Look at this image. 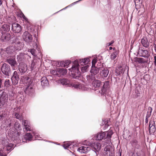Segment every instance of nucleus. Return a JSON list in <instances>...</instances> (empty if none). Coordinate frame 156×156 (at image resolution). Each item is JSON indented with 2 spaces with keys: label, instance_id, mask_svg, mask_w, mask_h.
I'll use <instances>...</instances> for the list:
<instances>
[{
  "label": "nucleus",
  "instance_id": "1",
  "mask_svg": "<svg viewBox=\"0 0 156 156\" xmlns=\"http://www.w3.org/2000/svg\"><path fill=\"white\" fill-rule=\"evenodd\" d=\"M90 57H87L83 59H77L73 62V65L71 68L69 70L72 72V75L73 78L79 79L81 76V73L79 71L80 66L81 65L87 64L90 61Z\"/></svg>",
  "mask_w": 156,
  "mask_h": 156
},
{
  "label": "nucleus",
  "instance_id": "2",
  "mask_svg": "<svg viewBox=\"0 0 156 156\" xmlns=\"http://www.w3.org/2000/svg\"><path fill=\"white\" fill-rule=\"evenodd\" d=\"M13 127L9 130L8 135L12 140H16L19 139L20 134L18 131L21 129L20 125L19 122H15Z\"/></svg>",
  "mask_w": 156,
  "mask_h": 156
},
{
  "label": "nucleus",
  "instance_id": "3",
  "mask_svg": "<svg viewBox=\"0 0 156 156\" xmlns=\"http://www.w3.org/2000/svg\"><path fill=\"white\" fill-rule=\"evenodd\" d=\"M2 148L3 150H0V156H7L4 151H7L10 152L13 149L14 144L9 143L8 141V140L4 139L2 141Z\"/></svg>",
  "mask_w": 156,
  "mask_h": 156
},
{
  "label": "nucleus",
  "instance_id": "4",
  "mask_svg": "<svg viewBox=\"0 0 156 156\" xmlns=\"http://www.w3.org/2000/svg\"><path fill=\"white\" fill-rule=\"evenodd\" d=\"M8 97L5 93H2L0 95V108H4L8 105Z\"/></svg>",
  "mask_w": 156,
  "mask_h": 156
},
{
  "label": "nucleus",
  "instance_id": "5",
  "mask_svg": "<svg viewBox=\"0 0 156 156\" xmlns=\"http://www.w3.org/2000/svg\"><path fill=\"white\" fill-rule=\"evenodd\" d=\"M114 149L110 145H107L104 148L103 154L104 156H114Z\"/></svg>",
  "mask_w": 156,
  "mask_h": 156
},
{
  "label": "nucleus",
  "instance_id": "6",
  "mask_svg": "<svg viewBox=\"0 0 156 156\" xmlns=\"http://www.w3.org/2000/svg\"><path fill=\"white\" fill-rule=\"evenodd\" d=\"M106 138V134L105 132L98 133L93 135L92 139L93 140H99Z\"/></svg>",
  "mask_w": 156,
  "mask_h": 156
},
{
  "label": "nucleus",
  "instance_id": "7",
  "mask_svg": "<svg viewBox=\"0 0 156 156\" xmlns=\"http://www.w3.org/2000/svg\"><path fill=\"white\" fill-rule=\"evenodd\" d=\"M70 86L83 91H87L89 89L88 88L86 87L83 84H81L80 83L78 82L71 83Z\"/></svg>",
  "mask_w": 156,
  "mask_h": 156
},
{
  "label": "nucleus",
  "instance_id": "8",
  "mask_svg": "<svg viewBox=\"0 0 156 156\" xmlns=\"http://www.w3.org/2000/svg\"><path fill=\"white\" fill-rule=\"evenodd\" d=\"M22 37L23 40L28 44L30 43L33 40L32 35L27 31L23 32Z\"/></svg>",
  "mask_w": 156,
  "mask_h": 156
},
{
  "label": "nucleus",
  "instance_id": "9",
  "mask_svg": "<svg viewBox=\"0 0 156 156\" xmlns=\"http://www.w3.org/2000/svg\"><path fill=\"white\" fill-rule=\"evenodd\" d=\"M109 73V70L107 68L104 67L103 65L100 66V74L101 76L103 79L106 78Z\"/></svg>",
  "mask_w": 156,
  "mask_h": 156
},
{
  "label": "nucleus",
  "instance_id": "10",
  "mask_svg": "<svg viewBox=\"0 0 156 156\" xmlns=\"http://www.w3.org/2000/svg\"><path fill=\"white\" fill-rule=\"evenodd\" d=\"M20 83L26 84V86H27L32 84V81L29 77L26 76H23L21 77V79L20 81Z\"/></svg>",
  "mask_w": 156,
  "mask_h": 156
},
{
  "label": "nucleus",
  "instance_id": "11",
  "mask_svg": "<svg viewBox=\"0 0 156 156\" xmlns=\"http://www.w3.org/2000/svg\"><path fill=\"white\" fill-rule=\"evenodd\" d=\"M20 37H16L13 40V42L15 43V47H16V50H20L22 47V43L20 41Z\"/></svg>",
  "mask_w": 156,
  "mask_h": 156
},
{
  "label": "nucleus",
  "instance_id": "12",
  "mask_svg": "<svg viewBox=\"0 0 156 156\" xmlns=\"http://www.w3.org/2000/svg\"><path fill=\"white\" fill-rule=\"evenodd\" d=\"M1 70L2 73L7 76H9L11 73L9 66L5 63L3 64Z\"/></svg>",
  "mask_w": 156,
  "mask_h": 156
},
{
  "label": "nucleus",
  "instance_id": "13",
  "mask_svg": "<svg viewBox=\"0 0 156 156\" xmlns=\"http://www.w3.org/2000/svg\"><path fill=\"white\" fill-rule=\"evenodd\" d=\"M90 147L94 151L98 152L101 148V144L98 142H92Z\"/></svg>",
  "mask_w": 156,
  "mask_h": 156
},
{
  "label": "nucleus",
  "instance_id": "14",
  "mask_svg": "<svg viewBox=\"0 0 156 156\" xmlns=\"http://www.w3.org/2000/svg\"><path fill=\"white\" fill-rule=\"evenodd\" d=\"M24 91L27 94L30 95H32L34 92V89L33 88V85L32 83L26 86Z\"/></svg>",
  "mask_w": 156,
  "mask_h": 156
},
{
  "label": "nucleus",
  "instance_id": "15",
  "mask_svg": "<svg viewBox=\"0 0 156 156\" xmlns=\"http://www.w3.org/2000/svg\"><path fill=\"white\" fill-rule=\"evenodd\" d=\"M19 70L21 75L25 73L27 70V65L23 63H20L19 66Z\"/></svg>",
  "mask_w": 156,
  "mask_h": 156
},
{
  "label": "nucleus",
  "instance_id": "16",
  "mask_svg": "<svg viewBox=\"0 0 156 156\" xmlns=\"http://www.w3.org/2000/svg\"><path fill=\"white\" fill-rule=\"evenodd\" d=\"M138 54L139 56L144 58H149L150 54L149 51L145 50L139 49Z\"/></svg>",
  "mask_w": 156,
  "mask_h": 156
},
{
  "label": "nucleus",
  "instance_id": "17",
  "mask_svg": "<svg viewBox=\"0 0 156 156\" xmlns=\"http://www.w3.org/2000/svg\"><path fill=\"white\" fill-rule=\"evenodd\" d=\"M6 61L11 65L13 70L16 69V66L17 65V63L15 58H8Z\"/></svg>",
  "mask_w": 156,
  "mask_h": 156
},
{
  "label": "nucleus",
  "instance_id": "18",
  "mask_svg": "<svg viewBox=\"0 0 156 156\" xmlns=\"http://www.w3.org/2000/svg\"><path fill=\"white\" fill-rule=\"evenodd\" d=\"M12 29L15 33H19L21 30V28L20 25L17 23H14L12 25Z\"/></svg>",
  "mask_w": 156,
  "mask_h": 156
},
{
  "label": "nucleus",
  "instance_id": "19",
  "mask_svg": "<svg viewBox=\"0 0 156 156\" xmlns=\"http://www.w3.org/2000/svg\"><path fill=\"white\" fill-rule=\"evenodd\" d=\"M156 130L154 122L151 121L149 122V131L150 134H153Z\"/></svg>",
  "mask_w": 156,
  "mask_h": 156
},
{
  "label": "nucleus",
  "instance_id": "20",
  "mask_svg": "<svg viewBox=\"0 0 156 156\" xmlns=\"http://www.w3.org/2000/svg\"><path fill=\"white\" fill-rule=\"evenodd\" d=\"M11 35L8 32L2 33L1 37L2 40L3 41H8L10 39Z\"/></svg>",
  "mask_w": 156,
  "mask_h": 156
},
{
  "label": "nucleus",
  "instance_id": "21",
  "mask_svg": "<svg viewBox=\"0 0 156 156\" xmlns=\"http://www.w3.org/2000/svg\"><path fill=\"white\" fill-rule=\"evenodd\" d=\"M23 124L24 126V129L27 131H31L30 123L27 120H23Z\"/></svg>",
  "mask_w": 156,
  "mask_h": 156
},
{
  "label": "nucleus",
  "instance_id": "22",
  "mask_svg": "<svg viewBox=\"0 0 156 156\" xmlns=\"http://www.w3.org/2000/svg\"><path fill=\"white\" fill-rule=\"evenodd\" d=\"M90 150V148L87 146H81L78 148L77 151L81 153H86Z\"/></svg>",
  "mask_w": 156,
  "mask_h": 156
},
{
  "label": "nucleus",
  "instance_id": "23",
  "mask_svg": "<svg viewBox=\"0 0 156 156\" xmlns=\"http://www.w3.org/2000/svg\"><path fill=\"white\" fill-rule=\"evenodd\" d=\"M109 82L108 81H105L103 85V88L101 89V93L104 94L106 90H107L108 88V87L109 85Z\"/></svg>",
  "mask_w": 156,
  "mask_h": 156
},
{
  "label": "nucleus",
  "instance_id": "24",
  "mask_svg": "<svg viewBox=\"0 0 156 156\" xmlns=\"http://www.w3.org/2000/svg\"><path fill=\"white\" fill-rule=\"evenodd\" d=\"M41 85L43 87L48 86L49 85L48 80L45 76L43 77L41 79Z\"/></svg>",
  "mask_w": 156,
  "mask_h": 156
},
{
  "label": "nucleus",
  "instance_id": "25",
  "mask_svg": "<svg viewBox=\"0 0 156 156\" xmlns=\"http://www.w3.org/2000/svg\"><path fill=\"white\" fill-rule=\"evenodd\" d=\"M60 83L62 85L67 86H70V82L68 80L65 79H61L59 80Z\"/></svg>",
  "mask_w": 156,
  "mask_h": 156
},
{
  "label": "nucleus",
  "instance_id": "26",
  "mask_svg": "<svg viewBox=\"0 0 156 156\" xmlns=\"http://www.w3.org/2000/svg\"><path fill=\"white\" fill-rule=\"evenodd\" d=\"M100 67L97 68L95 66L93 67L92 66L90 70V73L91 74L94 76L97 73L100 72Z\"/></svg>",
  "mask_w": 156,
  "mask_h": 156
},
{
  "label": "nucleus",
  "instance_id": "27",
  "mask_svg": "<svg viewBox=\"0 0 156 156\" xmlns=\"http://www.w3.org/2000/svg\"><path fill=\"white\" fill-rule=\"evenodd\" d=\"M141 43L143 46L145 48H148L149 46V42L146 37H144L141 39Z\"/></svg>",
  "mask_w": 156,
  "mask_h": 156
},
{
  "label": "nucleus",
  "instance_id": "28",
  "mask_svg": "<svg viewBox=\"0 0 156 156\" xmlns=\"http://www.w3.org/2000/svg\"><path fill=\"white\" fill-rule=\"evenodd\" d=\"M101 82L100 80H95L93 81L92 84L95 88H98L100 86Z\"/></svg>",
  "mask_w": 156,
  "mask_h": 156
},
{
  "label": "nucleus",
  "instance_id": "29",
  "mask_svg": "<svg viewBox=\"0 0 156 156\" xmlns=\"http://www.w3.org/2000/svg\"><path fill=\"white\" fill-rule=\"evenodd\" d=\"M134 59L135 62H138L140 64L144 63L147 62V61L143 58L136 57L134 58Z\"/></svg>",
  "mask_w": 156,
  "mask_h": 156
},
{
  "label": "nucleus",
  "instance_id": "30",
  "mask_svg": "<svg viewBox=\"0 0 156 156\" xmlns=\"http://www.w3.org/2000/svg\"><path fill=\"white\" fill-rule=\"evenodd\" d=\"M15 49H16V47L15 48L13 46H9L7 48L6 52L7 54H10L14 51Z\"/></svg>",
  "mask_w": 156,
  "mask_h": 156
},
{
  "label": "nucleus",
  "instance_id": "31",
  "mask_svg": "<svg viewBox=\"0 0 156 156\" xmlns=\"http://www.w3.org/2000/svg\"><path fill=\"white\" fill-rule=\"evenodd\" d=\"M33 136L30 133H27L24 136V139L26 141H30L32 140Z\"/></svg>",
  "mask_w": 156,
  "mask_h": 156
},
{
  "label": "nucleus",
  "instance_id": "32",
  "mask_svg": "<svg viewBox=\"0 0 156 156\" xmlns=\"http://www.w3.org/2000/svg\"><path fill=\"white\" fill-rule=\"evenodd\" d=\"M10 30V27L9 25L6 24H4L2 26L1 30L2 31H8Z\"/></svg>",
  "mask_w": 156,
  "mask_h": 156
},
{
  "label": "nucleus",
  "instance_id": "33",
  "mask_svg": "<svg viewBox=\"0 0 156 156\" xmlns=\"http://www.w3.org/2000/svg\"><path fill=\"white\" fill-rule=\"evenodd\" d=\"M58 73L59 74L58 76H60L61 75H63L66 73V70L63 69L58 68Z\"/></svg>",
  "mask_w": 156,
  "mask_h": 156
},
{
  "label": "nucleus",
  "instance_id": "34",
  "mask_svg": "<svg viewBox=\"0 0 156 156\" xmlns=\"http://www.w3.org/2000/svg\"><path fill=\"white\" fill-rule=\"evenodd\" d=\"M133 95L134 98H136L140 97V92L137 89H136L134 92H133Z\"/></svg>",
  "mask_w": 156,
  "mask_h": 156
},
{
  "label": "nucleus",
  "instance_id": "35",
  "mask_svg": "<svg viewBox=\"0 0 156 156\" xmlns=\"http://www.w3.org/2000/svg\"><path fill=\"white\" fill-rule=\"evenodd\" d=\"M105 132L106 134V138L108 139L110 138L113 134V132L112 130H109L108 131Z\"/></svg>",
  "mask_w": 156,
  "mask_h": 156
},
{
  "label": "nucleus",
  "instance_id": "36",
  "mask_svg": "<svg viewBox=\"0 0 156 156\" xmlns=\"http://www.w3.org/2000/svg\"><path fill=\"white\" fill-rule=\"evenodd\" d=\"M87 80L90 82H91L92 81H94L95 79L94 76L91 74L90 75H87L86 76Z\"/></svg>",
  "mask_w": 156,
  "mask_h": 156
},
{
  "label": "nucleus",
  "instance_id": "37",
  "mask_svg": "<svg viewBox=\"0 0 156 156\" xmlns=\"http://www.w3.org/2000/svg\"><path fill=\"white\" fill-rule=\"evenodd\" d=\"M132 146L136 148H138L139 147V145L138 144V142L136 140H134L132 142Z\"/></svg>",
  "mask_w": 156,
  "mask_h": 156
},
{
  "label": "nucleus",
  "instance_id": "38",
  "mask_svg": "<svg viewBox=\"0 0 156 156\" xmlns=\"http://www.w3.org/2000/svg\"><path fill=\"white\" fill-rule=\"evenodd\" d=\"M152 108L150 107H149L148 109V111L147 113L146 117L149 118L150 117L152 112Z\"/></svg>",
  "mask_w": 156,
  "mask_h": 156
},
{
  "label": "nucleus",
  "instance_id": "39",
  "mask_svg": "<svg viewBox=\"0 0 156 156\" xmlns=\"http://www.w3.org/2000/svg\"><path fill=\"white\" fill-rule=\"evenodd\" d=\"M118 51H115L111 54V59L113 60L115 59L116 57L118 54Z\"/></svg>",
  "mask_w": 156,
  "mask_h": 156
},
{
  "label": "nucleus",
  "instance_id": "40",
  "mask_svg": "<svg viewBox=\"0 0 156 156\" xmlns=\"http://www.w3.org/2000/svg\"><path fill=\"white\" fill-rule=\"evenodd\" d=\"M17 15L20 17L23 18L26 21H27V19L25 16L21 12H18Z\"/></svg>",
  "mask_w": 156,
  "mask_h": 156
},
{
  "label": "nucleus",
  "instance_id": "41",
  "mask_svg": "<svg viewBox=\"0 0 156 156\" xmlns=\"http://www.w3.org/2000/svg\"><path fill=\"white\" fill-rule=\"evenodd\" d=\"M71 142L69 141L65 143L63 145V147L65 149H67L71 145Z\"/></svg>",
  "mask_w": 156,
  "mask_h": 156
},
{
  "label": "nucleus",
  "instance_id": "42",
  "mask_svg": "<svg viewBox=\"0 0 156 156\" xmlns=\"http://www.w3.org/2000/svg\"><path fill=\"white\" fill-rule=\"evenodd\" d=\"M71 63V61L67 60L62 62V66L64 67L67 66Z\"/></svg>",
  "mask_w": 156,
  "mask_h": 156
},
{
  "label": "nucleus",
  "instance_id": "43",
  "mask_svg": "<svg viewBox=\"0 0 156 156\" xmlns=\"http://www.w3.org/2000/svg\"><path fill=\"white\" fill-rule=\"evenodd\" d=\"M89 67L88 65H87L83 66L81 68V71L83 73H85L87 71V69Z\"/></svg>",
  "mask_w": 156,
  "mask_h": 156
},
{
  "label": "nucleus",
  "instance_id": "44",
  "mask_svg": "<svg viewBox=\"0 0 156 156\" xmlns=\"http://www.w3.org/2000/svg\"><path fill=\"white\" fill-rule=\"evenodd\" d=\"M14 114L15 115V117L17 119H18L20 120L22 119V115L20 113V112Z\"/></svg>",
  "mask_w": 156,
  "mask_h": 156
},
{
  "label": "nucleus",
  "instance_id": "45",
  "mask_svg": "<svg viewBox=\"0 0 156 156\" xmlns=\"http://www.w3.org/2000/svg\"><path fill=\"white\" fill-rule=\"evenodd\" d=\"M108 122L107 120H105L102 122V123L101 126L104 125L105 128L104 129H105L106 128H107L108 126Z\"/></svg>",
  "mask_w": 156,
  "mask_h": 156
},
{
  "label": "nucleus",
  "instance_id": "46",
  "mask_svg": "<svg viewBox=\"0 0 156 156\" xmlns=\"http://www.w3.org/2000/svg\"><path fill=\"white\" fill-rule=\"evenodd\" d=\"M58 73L57 69L56 70H51L50 71V73L51 74L58 76L59 74Z\"/></svg>",
  "mask_w": 156,
  "mask_h": 156
},
{
  "label": "nucleus",
  "instance_id": "47",
  "mask_svg": "<svg viewBox=\"0 0 156 156\" xmlns=\"http://www.w3.org/2000/svg\"><path fill=\"white\" fill-rule=\"evenodd\" d=\"M20 107H16L15 108H14L13 110V114L20 112Z\"/></svg>",
  "mask_w": 156,
  "mask_h": 156
},
{
  "label": "nucleus",
  "instance_id": "48",
  "mask_svg": "<svg viewBox=\"0 0 156 156\" xmlns=\"http://www.w3.org/2000/svg\"><path fill=\"white\" fill-rule=\"evenodd\" d=\"M11 78L19 79V75L16 71H15L13 73V76Z\"/></svg>",
  "mask_w": 156,
  "mask_h": 156
},
{
  "label": "nucleus",
  "instance_id": "49",
  "mask_svg": "<svg viewBox=\"0 0 156 156\" xmlns=\"http://www.w3.org/2000/svg\"><path fill=\"white\" fill-rule=\"evenodd\" d=\"M35 50L34 48L29 49L28 51L30 52L33 56H36Z\"/></svg>",
  "mask_w": 156,
  "mask_h": 156
},
{
  "label": "nucleus",
  "instance_id": "50",
  "mask_svg": "<svg viewBox=\"0 0 156 156\" xmlns=\"http://www.w3.org/2000/svg\"><path fill=\"white\" fill-rule=\"evenodd\" d=\"M32 133L34 134V136H35V138L36 139L39 140H40V137H39V135L35 131H33Z\"/></svg>",
  "mask_w": 156,
  "mask_h": 156
},
{
  "label": "nucleus",
  "instance_id": "51",
  "mask_svg": "<svg viewBox=\"0 0 156 156\" xmlns=\"http://www.w3.org/2000/svg\"><path fill=\"white\" fill-rule=\"evenodd\" d=\"M5 86L6 87H9L10 85V81L9 80L6 79L5 81Z\"/></svg>",
  "mask_w": 156,
  "mask_h": 156
},
{
  "label": "nucleus",
  "instance_id": "52",
  "mask_svg": "<svg viewBox=\"0 0 156 156\" xmlns=\"http://www.w3.org/2000/svg\"><path fill=\"white\" fill-rule=\"evenodd\" d=\"M19 80V79L11 78L12 83L13 85H15L17 84L18 83Z\"/></svg>",
  "mask_w": 156,
  "mask_h": 156
},
{
  "label": "nucleus",
  "instance_id": "53",
  "mask_svg": "<svg viewBox=\"0 0 156 156\" xmlns=\"http://www.w3.org/2000/svg\"><path fill=\"white\" fill-rule=\"evenodd\" d=\"M91 144L92 143L90 142L89 141L87 140L84 141L83 142V144L84 145H86L87 146H91Z\"/></svg>",
  "mask_w": 156,
  "mask_h": 156
},
{
  "label": "nucleus",
  "instance_id": "54",
  "mask_svg": "<svg viewBox=\"0 0 156 156\" xmlns=\"http://www.w3.org/2000/svg\"><path fill=\"white\" fill-rule=\"evenodd\" d=\"M33 48L35 49H37L38 48V45L37 42H33Z\"/></svg>",
  "mask_w": 156,
  "mask_h": 156
},
{
  "label": "nucleus",
  "instance_id": "55",
  "mask_svg": "<svg viewBox=\"0 0 156 156\" xmlns=\"http://www.w3.org/2000/svg\"><path fill=\"white\" fill-rule=\"evenodd\" d=\"M96 60H97V59L96 58H94L93 59L92 62V66L93 65H95V64L96 63V62H97Z\"/></svg>",
  "mask_w": 156,
  "mask_h": 156
},
{
  "label": "nucleus",
  "instance_id": "56",
  "mask_svg": "<svg viewBox=\"0 0 156 156\" xmlns=\"http://www.w3.org/2000/svg\"><path fill=\"white\" fill-rule=\"evenodd\" d=\"M22 58V57L21 55H17V59L18 60V61H21V59H20V58L21 59Z\"/></svg>",
  "mask_w": 156,
  "mask_h": 156
},
{
  "label": "nucleus",
  "instance_id": "57",
  "mask_svg": "<svg viewBox=\"0 0 156 156\" xmlns=\"http://www.w3.org/2000/svg\"><path fill=\"white\" fill-rule=\"evenodd\" d=\"M114 42V41L113 40H112L110 42L108 43L107 44L108 46H109L111 45L112 44H113Z\"/></svg>",
  "mask_w": 156,
  "mask_h": 156
},
{
  "label": "nucleus",
  "instance_id": "58",
  "mask_svg": "<svg viewBox=\"0 0 156 156\" xmlns=\"http://www.w3.org/2000/svg\"><path fill=\"white\" fill-rule=\"evenodd\" d=\"M154 47L155 51L156 52V42H155L154 44Z\"/></svg>",
  "mask_w": 156,
  "mask_h": 156
},
{
  "label": "nucleus",
  "instance_id": "59",
  "mask_svg": "<svg viewBox=\"0 0 156 156\" xmlns=\"http://www.w3.org/2000/svg\"><path fill=\"white\" fill-rule=\"evenodd\" d=\"M148 122V118L146 117L145 119V122L147 124Z\"/></svg>",
  "mask_w": 156,
  "mask_h": 156
},
{
  "label": "nucleus",
  "instance_id": "60",
  "mask_svg": "<svg viewBox=\"0 0 156 156\" xmlns=\"http://www.w3.org/2000/svg\"><path fill=\"white\" fill-rule=\"evenodd\" d=\"M34 62H33L31 64V66L33 68L34 66Z\"/></svg>",
  "mask_w": 156,
  "mask_h": 156
},
{
  "label": "nucleus",
  "instance_id": "61",
  "mask_svg": "<svg viewBox=\"0 0 156 156\" xmlns=\"http://www.w3.org/2000/svg\"><path fill=\"white\" fill-rule=\"evenodd\" d=\"M70 5H68V6L66 7L65 8H64L63 9H61V10H60L59 11H61V10H64V9H66V8H67L68 7H69Z\"/></svg>",
  "mask_w": 156,
  "mask_h": 156
},
{
  "label": "nucleus",
  "instance_id": "62",
  "mask_svg": "<svg viewBox=\"0 0 156 156\" xmlns=\"http://www.w3.org/2000/svg\"><path fill=\"white\" fill-rule=\"evenodd\" d=\"M2 84V81L1 79L0 78V88L1 87V85Z\"/></svg>",
  "mask_w": 156,
  "mask_h": 156
},
{
  "label": "nucleus",
  "instance_id": "63",
  "mask_svg": "<svg viewBox=\"0 0 156 156\" xmlns=\"http://www.w3.org/2000/svg\"><path fill=\"white\" fill-rule=\"evenodd\" d=\"M2 4V0H0V6H1V5Z\"/></svg>",
  "mask_w": 156,
  "mask_h": 156
},
{
  "label": "nucleus",
  "instance_id": "64",
  "mask_svg": "<svg viewBox=\"0 0 156 156\" xmlns=\"http://www.w3.org/2000/svg\"><path fill=\"white\" fill-rule=\"evenodd\" d=\"M134 156H140L138 155V154L137 153H136V154H134Z\"/></svg>",
  "mask_w": 156,
  "mask_h": 156
}]
</instances>
